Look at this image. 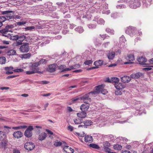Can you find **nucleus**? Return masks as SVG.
I'll list each match as a JSON object with an SVG mask.
<instances>
[{
	"label": "nucleus",
	"mask_w": 153,
	"mask_h": 153,
	"mask_svg": "<svg viewBox=\"0 0 153 153\" xmlns=\"http://www.w3.org/2000/svg\"><path fill=\"white\" fill-rule=\"evenodd\" d=\"M104 86L105 85L103 84L99 85L96 87V91L89 93L82 97H77L72 99L70 100V102L68 103L69 104L71 105L76 102H79L82 100H83V102L86 104H89L91 102V98L89 97L94 96V94H98L100 91L104 95L108 93V91L106 89L103 88Z\"/></svg>",
	"instance_id": "nucleus-1"
},
{
	"label": "nucleus",
	"mask_w": 153,
	"mask_h": 153,
	"mask_svg": "<svg viewBox=\"0 0 153 153\" xmlns=\"http://www.w3.org/2000/svg\"><path fill=\"white\" fill-rule=\"evenodd\" d=\"M122 2H128L129 6L132 9L139 7L141 5V3L138 0H122Z\"/></svg>",
	"instance_id": "nucleus-2"
},
{
	"label": "nucleus",
	"mask_w": 153,
	"mask_h": 153,
	"mask_svg": "<svg viewBox=\"0 0 153 153\" xmlns=\"http://www.w3.org/2000/svg\"><path fill=\"white\" fill-rule=\"evenodd\" d=\"M13 27V25H7L5 27V28L1 30L0 33L2 34L3 36L8 37L10 35L9 32H11V29Z\"/></svg>",
	"instance_id": "nucleus-3"
},
{
	"label": "nucleus",
	"mask_w": 153,
	"mask_h": 153,
	"mask_svg": "<svg viewBox=\"0 0 153 153\" xmlns=\"http://www.w3.org/2000/svg\"><path fill=\"white\" fill-rule=\"evenodd\" d=\"M30 50L29 46V43L28 42L23 43L20 47L19 50L22 53H26L28 52Z\"/></svg>",
	"instance_id": "nucleus-4"
},
{
	"label": "nucleus",
	"mask_w": 153,
	"mask_h": 153,
	"mask_svg": "<svg viewBox=\"0 0 153 153\" xmlns=\"http://www.w3.org/2000/svg\"><path fill=\"white\" fill-rule=\"evenodd\" d=\"M136 32L135 28L132 26L129 27L126 30V33L131 36L135 35Z\"/></svg>",
	"instance_id": "nucleus-5"
},
{
	"label": "nucleus",
	"mask_w": 153,
	"mask_h": 153,
	"mask_svg": "<svg viewBox=\"0 0 153 153\" xmlns=\"http://www.w3.org/2000/svg\"><path fill=\"white\" fill-rule=\"evenodd\" d=\"M39 65V63L36 62L33 63H30V64L29 68L30 70L34 71L36 73L37 71V67Z\"/></svg>",
	"instance_id": "nucleus-6"
},
{
	"label": "nucleus",
	"mask_w": 153,
	"mask_h": 153,
	"mask_svg": "<svg viewBox=\"0 0 153 153\" xmlns=\"http://www.w3.org/2000/svg\"><path fill=\"white\" fill-rule=\"evenodd\" d=\"M24 147L25 149L31 150L35 147V146L34 143L32 142H27L25 144Z\"/></svg>",
	"instance_id": "nucleus-7"
},
{
	"label": "nucleus",
	"mask_w": 153,
	"mask_h": 153,
	"mask_svg": "<svg viewBox=\"0 0 153 153\" xmlns=\"http://www.w3.org/2000/svg\"><path fill=\"white\" fill-rule=\"evenodd\" d=\"M33 129L32 126H29L25 132L24 134L25 136L27 137H31L32 135V131Z\"/></svg>",
	"instance_id": "nucleus-8"
},
{
	"label": "nucleus",
	"mask_w": 153,
	"mask_h": 153,
	"mask_svg": "<svg viewBox=\"0 0 153 153\" xmlns=\"http://www.w3.org/2000/svg\"><path fill=\"white\" fill-rule=\"evenodd\" d=\"M126 58L128 61L125 62L124 63L125 64L132 63H133V61L134 60V56L133 55L131 54L128 55Z\"/></svg>",
	"instance_id": "nucleus-9"
},
{
	"label": "nucleus",
	"mask_w": 153,
	"mask_h": 153,
	"mask_svg": "<svg viewBox=\"0 0 153 153\" xmlns=\"http://www.w3.org/2000/svg\"><path fill=\"white\" fill-rule=\"evenodd\" d=\"M103 63V61L102 60H99L98 61H95L94 62V65L96 67H93L91 69H94L99 68V66L102 65Z\"/></svg>",
	"instance_id": "nucleus-10"
},
{
	"label": "nucleus",
	"mask_w": 153,
	"mask_h": 153,
	"mask_svg": "<svg viewBox=\"0 0 153 153\" xmlns=\"http://www.w3.org/2000/svg\"><path fill=\"white\" fill-rule=\"evenodd\" d=\"M14 68L12 67H6L4 68V69L6 71V74L9 75L12 74L13 73Z\"/></svg>",
	"instance_id": "nucleus-11"
},
{
	"label": "nucleus",
	"mask_w": 153,
	"mask_h": 153,
	"mask_svg": "<svg viewBox=\"0 0 153 153\" xmlns=\"http://www.w3.org/2000/svg\"><path fill=\"white\" fill-rule=\"evenodd\" d=\"M23 135L22 133L20 131H15L13 134V137L17 139L22 137L23 136Z\"/></svg>",
	"instance_id": "nucleus-12"
},
{
	"label": "nucleus",
	"mask_w": 153,
	"mask_h": 153,
	"mask_svg": "<svg viewBox=\"0 0 153 153\" xmlns=\"http://www.w3.org/2000/svg\"><path fill=\"white\" fill-rule=\"evenodd\" d=\"M121 81L124 83H128L131 79V77L129 76H124L121 78Z\"/></svg>",
	"instance_id": "nucleus-13"
},
{
	"label": "nucleus",
	"mask_w": 153,
	"mask_h": 153,
	"mask_svg": "<svg viewBox=\"0 0 153 153\" xmlns=\"http://www.w3.org/2000/svg\"><path fill=\"white\" fill-rule=\"evenodd\" d=\"M66 153H73L74 150L68 146H65L63 149Z\"/></svg>",
	"instance_id": "nucleus-14"
},
{
	"label": "nucleus",
	"mask_w": 153,
	"mask_h": 153,
	"mask_svg": "<svg viewBox=\"0 0 153 153\" xmlns=\"http://www.w3.org/2000/svg\"><path fill=\"white\" fill-rule=\"evenodd\" d=\"M56 64H53L49 65L47 70L51 72H53L55 71Z\"/></svg>",
	"instance_id": "nucleus-15"
},
{
	"label": "nucleus",
	"mask_w": 153,
	"mask_h": 153,
	"mask_svg": "<svg viewBox=\"0 0 153 153\" xmlns=\"http://www.w3.org/2000/svg\"><path fill=\"white\" fill-rule=\"evenodd\" d=\"M137 61L140 65H144L147 64L145 63L147 61V59L145 57H140L138 59Z\"/></svg>",
	"instance_id": "nucleus-16"
},
{
	"label": "nucleus",
	"mask_w": 153,
	"mask_h": 153,
	"mask_svg": "<svg viewBox=\"0 0 153 153\" xmlns=\"http://www.w3.org/2000/svg\"><path fill=\"white\" fill-rule=\"evenodd\" d=\"M143 6L144 7H148L152 4V0H142Z\"/></svg>",
	"instance_id": "nucleus-17"
},
{
	"label": "nucleus",
	"mask_w": 153,
	"mask_h": 153,
	"mask_svg": "<svg viewBox=\"0 0 153 153\" xmlns=\"http://www.w3.org/2000/svg\"><path fill=\"white\" fill-rule=\"evenodd\" d=\"M36 0H21L19 1V3L20 4H23L26 3L27 4H31L33 2L36 1Z\"/></svg>",
	"instance_id": "nucleus-18"
},
{
	"label": "nucleus",
	"mask_w": 153,
	"mask_h": 153,
	"mask_svg": "<svg viewBox=\"0 0 153 153\" xmlns=\"http://www.w3.org/2000/svg\"><path fill=\"white\" fill-rule=\"evenodd\" d=\"M114 85L116 89H123L125 88V86L121 83H116L114 84Z\"/></svg>",
	"instance_id": "nucleus-19"
},
{
	"label": "nucleus",
	"mask_w": 153,
	"mask_h": 153,
	"mask_svg": "<svg viewBox=\"0 0 153 153\" xmlns=\"http://www.w3.org/2000/svg\"><path fill=\"white\" fill-rule=\"evenodd\" d=\"M108 81L109 82H111L115 84L116 83H118L119 82V79L118 78L116 77H113L111 78L110 80L108 78Z\"/></svg>",
	"instance_id": "nucleus-20"
},
{
	"label": "nucleus",
	"mask_w": 153,
	"mask_h": 153,
	"mask_svg": "<svg viewBox=\"0 0 153 153\" xmlns=\"http://www.w3.org/2000/svg\"><path fill=\"white\" fill-rule=\"evenodd\" d=\"M84 139L85 141L86 142L91 143L93 141L92 137L90 135H87L85 136Z\"/></svg>",
	"instance_id": "nucleus-21"
},
{
	"label": "nucleus",
	"mask_w": 153,
	"mask_h": 153,
	"mask_svg": "<svg viewBox=\"0 0 153 153\" xmlns=\"http://www.w3.org/2000/svg\"><path fill=\"white\" fill-rule=\"evenodd\" d=\"M47 137V134L45 132L41 133L38 137L39 140H45Z\"/></svg>",
	"instance_id": "nucleus-22"
},
{
	"label": "nucleus",
	"mask_w": 153,
	"mask_h": 153,
	"mask_svg": "<svg viewBox=\"0 0 153 153\" xmlns=\"http://www.w3.org/2000/svg\"><path fill=\"white\" fill-rule=\"evenodd\" d=\"M142 75V73L139 72L135 74H131V77L133 78L137 79L139 78Z\"/></svg>",
	"instance_id": "nucleus-23"
},
{
	"label": "nucleus",
	"mask_w": 153,
	"mask_h": 153,
	"mask_svg": "<svg viewBox=\"0 0 153 153\" xmlns=\"http://www.w3.org/2000/svg\"><path fill=\"white\" fill-rule=\"evenodd\" d=\"M115 53L114 52H109L107 55L108 59H112L115 56Z\"/></svg>",
	"instance_id": "nucleus-24"
},
{
	"label": "nucleus",
	"mask_w": 153,
	"mask_h": 153,
	"mask_svg": "<svg viewBox=\"0 0 153 153\" xmlns=\"http://www.w3.org/2000/svg\"><path fill=\"white\" fill-rule=\"evenodd\" d=\"M77 114L78 117L81 118H84L86 116V113L82 111L80 113H77Z\"/></svg>",
	"instance_id": "nucleus-25"
},
{
	"label": "nucleus",
	"mask_w": 153,
	"mask_h": 153,
	"mask_svg": "<svg viewBox=\"0 0 153 153\" xmlns=\"http://www.w3.org/2000/svg\"><path fill=\"white\" fill-rule=\"evenodd\" d=\"M126 41V39L123 35H122L120 38V42L121 43V45H122L123 46L125 45V42Z\"/></svg>",
	"instance_id": "nucleus-26"
},
{
	"label": "nucleus",
	"mask_w": 153,
	"mask_h": 153,
	"mask_svg": "<svg viewBox=\"0 0 153 153\" xmlns=\"http://www.w3.org/2000/svg\"><path fill=\"white\" fill-rule=\"evenodd\" d=\"M27 126L25 125L20 126L17 127H13L12 128L15 130H19L21 129L26 128Z\"/></svg>",
	"instance_id": "nucleus-27"
},
{
	"label": "nucleus",
	"mask_w": 153,
	"mask_h": 153,
	"mask_svg": "<svg viewBox=\"0 0 153 153\" xmlns=\"http://www.w3.org/2000/svg\"><path fill=\"white\" fill-rule=\"evenodd\" d=\"M89 106H80V108L81 111L84 112L87 111L89 109Z\"/></svg>",
	"instance_id": "nucleus-28"
},
{
	"label": "nucleus",
	"mask_w": 153,
	"mask_h": 153,
	"mask_svg": "<svg viewBox=\"0 0 153 153\" xmlns=\"http://www.w3.org/2000/svg\"><path fill=\"white\" fill-rule=\"evenodd\" d=\"M8 141L7 140H5L2 141L1 142V145L2 147L4 148H5L8 145Z\"/></svg>",
	"instance_id": "nucleus-29"
},
{
	"label": "nucleus",
	"mask_w": 153,
	"mask_h": 153,
	"mask_svg": "<svg viewBox=\"0 0 153 153\" xmlns=\"http://www.w3.org/2000/svg\"><path fill=\"white\" fill-rule=\"evenodd\" d=\"M35 28V27L33 26H28L24 28V29L26 31H32Z\"/></svg>",
	"instance_id": "nucleus-30"
},
{
	"label": "nucleus",
	"mask_w": 153,
	"mask_h": 153,
	"mask_svg": "<svg viewBox=\"0 0 153 153\" xmlns=\"http://www.w3.org/2000/svg\"><path fill=\"white\" fill-rule=\"evenodd\" d=\"M6 20V18L3 16H0V27L3 25V22H5Z\"/></svg>",
	"instance_id": "nucleus-31"
},
{
	"label": "nucleus",
	"mask_w": 153,
	"mask_h": 153,
	"mask_svg": "<svg viewBox=\"0 0 153 153\" xmlns=\"http://www.w3.org/2000/svg\"><path fill=\"white\" fill-rule=\"evenodd\" d=\"M76 31L78 32L79 33H82L84 31V29L82 27L79 26L75 29Z\"/></svg>",
	"instance_id": "nucleus-32"
},
{
	"label": "nucleus",
	"mask_w": 153,
	"mask_h": 153,
	"mask_svg": "<svg viewBox=\"0 0 153 153\" xmlns=\"http://www.w3.org/2000/svg\"><path fill=\"white\" fill-rule=\"evenodd\" d=\"M5 133L2 131H0V140H3L5 137Z\"/></svg>",
	"instance_id": "nucleus-33"
},
{
	"label": "nucleus",
	"mask_w": 153,
	"mask_h": 153,
	"mask_svg": "<svg viewBox=\"0 0 153 153\" xmlns=\"http://www.w3.org/2000/svg\"><path fill=\"white\" fill-rule=\"evenodd\" d=\"M62 26H64V27H66L67 25L69 24V21L67 19L62 20Z\"/></svg>",
	"instance_id": "nucleus-34"
},
{
	"label": "nucleus",
	"mask_w": 153,
	"mask_h": 153,
	"mask_svg": "<svg viewBox=\"0 0 153 153\" xmlns=\"http://www.w3.org/2000/svg\"><path fill=\"white\" fill-rule=\"evenodd\" d=\"M89 146L91 147L97 149H98L100 148L99 146L98 145L94 143L90 144Z\"/></svg>",
	"instance_id": "nucleus-35"
},
{
	"label": "nucleus",
	"mask_w": 153,
	"mask_h": 153,
	"mask_svg": "<svg viewBox=\"0 0 153 153\" xmlns=\"http://www.w3.org/2000/svg\"><path fill=\"white\" fill-rule=\"evenodd\" d=\"M113 147L115 149L118 150H120L122 148L121 146L119 144H116L114 145Z\"/></svg>",
	"instance_id": "nucleus-36"
},
{
	"label": "nucleus",
	"mask_w": 153,
	"mask_h": 153,
	"mask_svg": "<svg viewBox=\"0 0 153 153\" xmlns=\"http://www.w3.org/2000/svg\"><path fill=\"white\" fill-rule=\"evenodd\" d=\"M6 58L4 57H0V64H4L6 62Z\"/></svg>",
	"instance_id": "nucleus-37"
},
{
	"label": "nucleus",
	"mask_w": 153,
	"mask_h": 153,
	"mask_svg": "<svg viewBox=\"0 0 153 153\" xmlns=\"http://www.w3.org/2000/svg\"><path fill=\"white\" fill-rule=\"evenodd\" d=\"M106 31L108 33H109L111 35H113L114 34V31L112 29H111L109 28H107L106 29Z\"/></svg>",
	"instance_id": "nucleus-38"
},
{
	"label": "nucleus",
	"mask_w": 153,
	"mask_h": 153,
	"mask_svg": "<svg viewBox=\"0 0 153 153\" xmlns=\"http://www.w3.org/2000/svg\"><path fill=\"white\" fill-rule=\"evenodd\" d=\"M10 39L13 40H17L19 38V36L18 35L13 36L10 35Z\"/></svg>",
	"instance_id": "nucleus-39"
},
{
	"label": "nucleus",
	"mask_w": 153,
	"mask_h": 153,
	"mask_svg": "<svg viewBox=\"0 0 153 153\" xmlns=\"http://www.w3.org/2000/svg\"><path fill=\"white\" fill-rule=\"evenodd\" d=\"M92 122L90 120H87L84 122V126H89L91 125Z\"/></svg>",
	"instance_id": "nucleus-40"
},
{
	"label": "nucleus",
	"mask_w": 153,
	"mask_h": 153,
	"mask_svg": "<svg viewBox=\"0 0 153 153\" xmlns=\"http://www.w3.org/2000/svg\"><path fill=\"white\" fill-rule=\"evenodd\" d=\"M96 24H90L88 25V27L89 29H94L96 27Z\"/></svg>",
	"instance_id": "nucleus-41"
},
{
	"label": "nucleus",
	"mask_w": 153,
	"mask_h": 153,
	"mask_svg": "<svg viewBox=\"0 0 153 153\" xmlns=\"http://www.w3.org/2000/svg\"><path fill=\"white\" fill-rule=\"evenodd\" d=\"M109 147H105L104 148V149L105 152L108 153H116L115 152H111L110 151L111 149Z\"/></svg>",
	"instance_id": "nucleus-42"
},
{
	"label": "nucleus",
	"mask_w": 153,
	"mask_h": 153,
	"mask_svg": "<svg viewBox=\"0 0 153 153\" xmlns=\"http://www.w3.org/2000/svg\"><path fill=\"white\" fill-rule=\"evenodd\" d=\"M26 36L25 35H22L21 36H19V38L18 40H19V41H21L22 42L26 39Z\"/></svg>",
	"instance_id": "nucleus-43"
},
{
	"label": "nucleus",
	"mask_w": 153,
	"mask_h": 153,
	"mask_svg": "<svg viewBox=\"0 0 153 153\" xmlns=\"http://www.w3.org/2000/svg\"><path fill=\"white\" fill-rule=\"evenodd\" d=\"M13 14L12 13H9L8 15H6V16L8 19H13L14 18Z\"/></svg>",
	"instance_id": "nucleus-44"
},
{
	"label": "nucleus",
	"mask_w": 153,
	"mask_h": 153,
	"mask_svg": "<svg viewBox=\"0 0 153 153\" xmlns=\"http://www.w3.org/2000/svg\"><path fill=\"white\" fill-rule=\"evenodd\" d=\"M1 13L3 15H8V13H12L13 14V11H12L8 10L2 11L1 12Z\"/></svg>",
	"instance_id": "nucleus-45"
},
{
	"label": "nucleus",
	"mask_w": 153,
	"mask_h": 153,
	"mask_svg": "<svg viewBox=\"0 0 153 153\" xmlns=\"http://www.w3.org/2000/svg\"><path fill=\"white\" fill-rule=\"evenodd\" d=\"M97 22L98 24L103 25L105 23V21L103 19L100 18L97 21Z\"/></svg>",
	"instance_id": "nucleus-46"
},
{
	"label": "nucleus",
	"mask_w": 153,
	"mask_h": 153,
	"mask_svg": "<svg viewBox=\"0 0 153 153\" xmlns=\"http://www.w3.org/2000/svg\"><path fill=\"white\" fill-rule=\"evenodd\" d=\"M122 89H116L115 91V94L116 95H120L122 94V93L121 92Z\"/></svg>",
	"instance_id": "nucleus-47"
},
{
	"label": "nucleus",
	"mask_w": 153,
	"mask_h": 153,
	"mask_svg": "<svg viewBox=\"0 0 153 153\" xmlns=\"http://www.w3.org/2000/svg\"><path fill=\"white\" fill-rule=\"evenodd\" d=\"M93 61L92 60H87L84 62V64L87 65H89L90 64H92Z\"/></svg>",
	"instance_id": "nucleus-48"
},
{
	"label": "nucleus",
	"mask_w": 153,
	"mask_h": 153,
	"mask_svg": "<svg viewBox=\"0 0 153 153\" xmlns=\"http://www.w3.org/2000/svg\"><path fill=\"white\" fill-rule=\"evenodd\" d=\"M26 21L18 22L16 23V25L19 26H21L27 23Z\"/></svg>",
	"instance_id": "nucleus-49"
},
{
	"label": "nucleus",
	"mask_w": 153,
	"mask_h": 153,
	"mask_svg": "<svg viewBox=\"0 0 153 153\" xmlns=\"http://www.w3.org/2000/svg\"><path fill=\"white\" fill-rule=\"evenodd\" d=\"M28 22L33 25L36 24L37 22V21L36 19H30L28 21Z\"/></svg>",
	"instance_id": "nucleus-50"
},
{
	"label": "nucleus",
	"mask_w": 153,
	"mask_h": 153,
	"mask_svg": "<svg viewBox=\"0 0 153 153\" xmlns=\"http://www.w3.org/2000/svg\"><path fill=\"white\" fill-rule=\"evenodd\" d=\"M101 5V4L100 3H97L96 2L93 6H94V7L96 9H98V7H100Z\"/></svg>",
	"instance_id": "nucleus-51"
},
{
	"label": "nucleus",
	"mask_w": 153,
	"mask_h": 153,
	"mask_svg": "<svg viewBox=\"0 0 153 153\" xmlns=\"http://www.w3.org/2000/svg\"><path fill=\"white\" fill-rule=\"evenodd\" d=\"M72 67V69H76L77 68H79L80 67V65L79 64H75L74 65L71 66Z\"/></svg>",
	"instance_id": "nucleus-52"
},
{
	"label": "nucleus",
	"mask_w": 153,
	"mask_h": 153,
	"mask_svg": "<svg viewBox=\"0 0 153 153\" xmlns=\"http://www.w3.org/2000/svg\"><path fill=\"white\" fill-rule=\"evenodd\" d=\"M62 144V143L60 142H55L53 145L54 146L58 147L61 146Z\"/></svg>",
	"instance_id": "nucleus-53"
},
{
	"label": "nucleus",
	"mask_w": 153,
	"mask_h": 153,
	"mask_svg": "<svg viewBox=\"0 0 153 153\" xmlns=\"http://www.w3.org/2000/svg\"><path fill=\"white\" fill-rule=\"evenodd\" d=\"M104 148L105 147H109L111 145L110 144L108 141H105L103 143Z\"/></svg>",
	"instance_id": "nucleus-54"
},
{
	"label": "nucleus",
	"mask_w": 153,
	"mask_h": 153,
	"mask_svg": "<svg viewBox=\"0 0 153 153\" xmlns=\"http://www.w3.org/2000/svg\"><path fill=\"white\" fill-rule=\"evenodd\" d=\"M31 56V54L29 53H28L26 54H24L23 56V57L24 58L27 59L29 58Z\"/></svg>",
	"instance_id": "nucleus-55"
},
{
	"label": "nucleus",
	"mask_w": 153,
	"mask_h": 153,
	"mask_svg": "<svg viewBox=\"0 0 153 153\" xmlns=\"http://www.w3.org/2000/svg\"><path fill=\"white\" fill-rule=\"evenodd\" d=\"M47 62V60L45 59H42L40 60L39 62H38L39 63V65L40 64H45Z\"/></svg>",
	"instance_id": "nucleus-56"
},
{
	"label": "nucleus",
	"mask_w": 153,
	"mask_h": 153,
	"mask_svg": "<svg viewBox=\"0 0 153 153\" xmlns=\"http://www.w3.org/2000/svg\"><path fill=\"white\" fill-rule=\"evenodd\" d=\"M116 7L118 9L124 8L126 7V6L123 4H121L117 5Z\"/></svg>",
	"instance_id": "nucleus-57"
},
{
	"label": "nucleus",
	"mask_w": 153,
	"mask_h": 153,
	"mask_svg": "<svg viewBox=\"0 0 153 153\" xmlns=\"http://www.w3.org/2000/svg\"><path fill=\"white\" fill-rule=\"evenodd\" d=\"M13 71L16 72H20L23 71V70L21 68H17L14 69Z\"/></svg>",
	"instance_id": "nucleus-58"
},
{
	"label": "nucleus",
	"mask_w": 153,
	"mask_h": 153,
	"mask_svg": "<svg viewBox=\"0 0 153 153\" xmlns=\"http://www.w3.org/2000/svg\"><path fill=\"white\" fill-rule=\"evenodd\" d=\"M91 15H88V14H86L85 15H84L82 16V18H86V19H89L91 18Z\"/></svg>",
	"instance_id": "nucleus-59"
},
{
	"label": "nucleus",
	"mask_w": 153,
	"mask_h": 153,
	"mask_svg": "<svg viewBox=\"0 0 153 153\" xmlns=\"http://www.w3.org/2000/svg\"><path fill=\"white\" fill-rule=\"evenodd\" d=\"M35 73L36 72H34V71H33L30 70L29 71H27L26 72V74H28V75L33 74Z\"/></svg>",
	"instance_id": "nucleus-60"
},
{
	"label": "nucleus",
	"mask_w": 153,
	"mask_h": 153,
	"mask_svg": "<svg viewBox=\"0 0 153 153\" xmlns=\"http://www.w3.org/2000/svg\"><path fill=\"white\" fill-rule=\"evenodd\" d=\"M110 13V11L109 10H104L102 11V13L103 14H108Z\"/></svg>",
	"instance_id": "nucleus-61"
},
{
	"label": "nucleus",
	"mask_w": 153,
	"mask_h": 153,
	"mask_svg": "<svg viewBox=\"0 0 153 153\" xmlns=\"http://www.w3.org/2000/svg\"><path fill=\"white\" fill-rule=\"evenodd\" d=\"M151 67H153V66H149L145 68H143V69L145 71H149L152 69Z\"/></svg>",
	"instance_id": "nucleus-62"
},
{
	"label": "nucleus",
	"mask_w": 153,
	"mask_h": 153,
	"mask_svg": "<svg viewBox=\"0 0 153 153\" xmlns=\"http://www.w3.org/2000/svg\"><path fill=\"white\" fill-rule=\"evenodd\" d=\"M100 36H101V38L103 40L105 39V38H106L107 37H109V36L108 35H107L105 34H104L102 35H100Z\"/></svg>",
	"instance_id": "nucleus-63"
},
{
	"label": "nucleus",
	"mask_w": 153,
	"mask_h": 153,
	"mask_svg": "<svg viewBox=\"0 0 153 153\" xmlns=\"http://www.w3.org/2000/svg\"><path fill=\"white\" fill-rule=\"evenodd\" d=\"M65 65H61L59 67V69L62 71L65 68Z\"/></svg>",
	"instance_id": "nucleus-64"
}]
</instances>
